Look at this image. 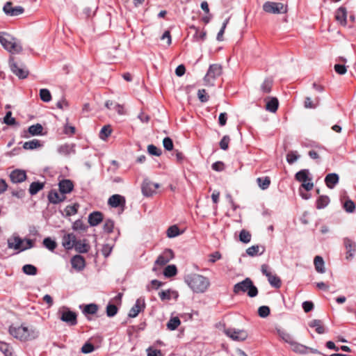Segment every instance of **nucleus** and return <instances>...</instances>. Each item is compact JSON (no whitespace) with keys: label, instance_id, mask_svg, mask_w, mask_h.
Wrapping results in <instances>:
<instances>
[{"label":"nucleus","instance_id":"f257e3e1","mask_svg":"<svg viewBox=\"0 0 356 356\" xmlns=\"http://www.w3.org/2000/svg\"><path fill=\"white\" fill-rule=\"evenodd\" d=\"M184 282L196 293H204L210 286V281L207 277L196 273L186 275Z\"/></svg>","mask_w":356,"mask_h":356},{"label":"nucleus","instance_id":"f03ea898","mask_svg":"<svg viewBox=\"0 0 356 356\" xmlns=\"http://www.w3.org/2000/svg\"><path fill=\"white\" fill-rule=\"evenodd\" d=\"M0 43L6 50L12 54H18L22 50L20 42L5 32H0Z\"/></svg>","mask_w":356,"mask_h":356},{"label":"nucleus","instance_id":"7ed1b4c3","mask_svg":"<svg viewBox=\"0 0 356 356\" xmlns=\"http://www.w3.org/2000/svg\"><path fill=\"white\" fill-rule=\"evenodd\" d=\"M233 292L235 294H239L240 293H247L249 297L254 298L257 296L258 289L254 285L252 280L249 277H247L242 282L234 284Z\"/></svg>","mask_w":356,"mask_h":356},{"label":"nucleus","instance_id":"20e7f679","mask_svg":"<svg viewBox=\"0 0 356 356\" xmlns=\"http://www.w3.org/2000/svg\"><path fill=\"white\" fill-rule=\"evenodd\" d=\"M60 319L66 323L70 326H74L77 324V314L71 311L68 307H63L58 311Z\"/></svg>","mask_w":356,"mask_h":356},{"label":"nucleus","instance_id":"39448f33","mask_svg":"<svg viewBox=\"0 0 356 356\" xmlns=\"http://www.w3.org/2000/svg\"><path fill=\"white\" fill-rule=\"evenodd\" d=\"M295 178L297 181L302 182V187L307 191H311L314 188V184L312 181V178L309 177V171L308 169H303L298 171Z\"/></svg>","mask_w":356,"mask_h":356},{"label":"nucleus","instance_id":"423d86ee","mask_svg":"<svg viewBox=\"0 0 356 356\" xmlns=\"http://www.w3.org/2000/svg\"><path fill=\"white\" fill-rule=\"evenodd\" d=\"M222 74V67L220 65L212 64L209 66L207 73L204 77V81L207 86H212L213 81Z\"/></svg>","mask_w":356,"mask_h":356},{"label":"nucleus","instance_id":"0eeeda50","mask_svg":"<svg viewBox=\"0 0 356 356\" xmlns=\"http://www.w3.org/2000/svg\"><path fill=\"white\" fill-rule=\"evenodd\" d=\"M8 63L12 72L19 79H25L28 76L29 71L22 63H18L13 57H10Z\"/></svg>","mask_w":356,"mask_h":356},{"label":"nucleus","instance_id":"6e6552de","mask_svg":"<svg viewBox=\"0 0 356 356\" xmlns=\"http://www.w3.org/2000/svg\"><path fill=\"white\" fill-rule=\"evenodd\" d=\"M265 12L272 14H281L287 12V6L282 3L266 1L263 5Z\"/></svg>","mask_w":356,"mask_h":356},{"label":"nucleus","instance_id":"1a4fd4ad","mask_svg":"<svg viewBox=\"0 0 356 356\" xmlns=\"http://www.w3.org/2000/svg\"><path fill=\"white\" fill-rule=\"evenodd\" d=\"M225 333L234 341H244L248 337V334L245 330L227 328L225 330Z\"/></svg>","mask_w":356,"mask_h":356},{"label":"nucleus","instance_id":"9d476101","mask_svg":"<svg viewBox=\"0 0 356 356\" xmlns=\"http://www.w3.org/2000/svg\"><path fill=\"white\" fill-rule=\"evenodd\" d=\"M343 243L346 250V259L351 261L356 253V243L348 237H345L343 239Z\"/></svg>","mask_w":356,"mask_h":356},{"label":"nucleus","instance_id":"9b49d317","mask_svg":"<svg viewBox=\"0 0 356 356\" xmlns=\"http://www.w3.org/2000/svg\"><path fill=\"white\" fill-rule=\"evenodd\" d=\"M9 333L15 339L21 341H26V326L22 325L20 326L10 325L9 327Z\"/></svg>","mask_w":356,"mask_h":356},{"label":"nucleus","instance_id":"f8f14e48","mask_svg":"<svg viewBox=\"0 0 356 356\" xmlns=\"http://www.w3.org/2000/svg\"><path fill=\"white\" fill-rule=\"evenodd\" d=\"M3 10L7 15L12 17L18 16L24 12L23 7L20 6L13 7L12 3L10 1L5 3L3 8Z\"/></svg>","mask_w":356,"mask_h":356},{"label":"nucleus","instance_id":"ddd939ff","mask_svg":"<svg viewBox=\"0 0 356 356\" xmlns=\"http://www.w3.org/2000/svg\"><path fill=\"white\" fill-rule=\"evenodd\" d=\"M174 258V252L171 249H165L155 261V265L164 266Z\"/></svg>","mask_w":356,"mask_h":356},{"label":"nucleus","instance_id":"4468645a","mask_svg":"<svg viewBox=\"0 0 356 356\" xmlns=\"http://www.w3.org/2000/svg\"><path fill=\"white\" fill-rule=\"evenodd\" d=\"M159 187V184L145 180L142 185V193L146 197L152 196Z\"/></svg>","mask_w":356,"mask_h":356},{"label":"nucleus","instance_id":"2eb2a0df","mask_svg":"<svg viewBox=\"0 0 356 356\" xmlns=\"http://www.w3.org/2000/svg\"><path fill=\"white\" fill-rule=\"evenodd\" d=\"M76 241V238L74 234H67L63 237L62 245L66 250H71L75 245Z\"/></svg>","mask_w":356,"mask_h":356},{"label":"nucleus","instance_id":"dca6fc26","mask_svg":"<svg viewBox=\"0 0 356 356\" xmlns=\"http://www.w3.org/2000/svg\"><path fill=\"white\" fill-rule=\"evenodd\" d=\"M10 179L13 183H22L26 179V172L22 170H15L10 174Z\"/></svg>","mask_w":356,"mask_h":356},{"label":"nucleus","instance_id":"f3484780","mask_svg":"<svg viewBox=\"0 0 356 356\" xmlns=\"http://www.w3.org/2000/svg\"><path fill=\"white\" fill-rule=\"evenodd\" d=\"M108 204L113 208L118 207H124L125 198L118 194L113 195L108 198Z\"/></svg>","mask_w":356,"mask_h":356},{"label":"nucleus","instance_id":"a211bd4d","mask_svg":"<svg viewBox=\"0 0 356 356\" xmlns=\"http://www.w3.org/2000/svg\"><path fill=\"white\" fill-rule=\"evenodd\" d=\"M59 191L63 195L70 193L74 188L73 182L70 179H63L58 184Z\"/></svg>","mask_w":356,"mask_h":356},{"label":"nucleus","instance_id":"6ab92c4d","mask_svg":"<svg viewBox=\"0 0 356 356\" xmlns=\"http://www.w3.org/2000/svg\"><path fill=\"white\" fill-rule=\"evenodd\" d=\"M145 307L144 299L138 298L136 300L135 305L131 307L129 312V316L131 318L136 317L141 309Z\"/></svg>","mask_w":356,"mask_h":356},{"label":"nucleus","instance_id":"aec40b11","mask_svg":"<svg viewBox=\"0 0 356 356\" xmlns=\"http://www.w3.org/2000/svg\"><path fill=\"white\" fill-rule=\"evenodd\" d=\"M71 264L76 270L81 271L85 268L86 262L82 256L75 255L71 259Z\"/></svg>","mask_w":356,"mask_h":356},{"label":"nucleus","instance_id":"412c9836","mask_svg":"<svg viewBox=\"0 0 356 356\" xmlns=\"http://www.w3.org/2000/svg\"><path fill=\"white\" fill-rule=\"evenodd\" d=\"M24 241L21 239L19 236H14L8 240V246L9 248L15 249L19 251H23L22 248H23Z\"/></svg>","mask_w":356,"mask_h":356},{"label":"nucleus","instance_id":"4be33fe9","mask_svg":"<svg viewBox=\"0 0 356 356\" xmlns=\"http://www.w3.org/2000/svg\"><path fill=\"white\" fill-rule=\"evenodd\" d=\"M339 177L336 173H330L325 176V183L327 188L332 189L339 183Z\"/></svg>","mask_w":356,"mask_h":356},{"label":"nucleus","instance_id":"5701e85b","mask_svg":"<svg viewBox=\"0 0 356 356\" xmlns=\"http://www.w3.org/2000/svg\"><path fill=\"white\" fill-rule=\"evenodd\" d=\"M102 220L103 216L99 211H94L88 216V222L92 227L98 225Z\"/></svg>","mask_w":356,"mask_h":356},{"label":"nucleus","instance_id":"b1692460","mask_svg":"<svg viewBox=\"0 0 356 356\" xmlns=\"http://www.w3.org/2000/svg\"><path fill=\"white\" fill-rule=\"evenodd\" d=\"M335 18L341 25L345 26L346 24L347 11L346 8H339L335 14Z\"/></svg>","mask_w":356,"mask_h":356},{"label":"nucleus","instance_id":"393cba45","mask_svg":"<svg viewBox=\"0 0 356 356\" xmlns=\"http://www.w3.org/2000/svg\"><path fill=\"white\" fill-rule=\"evenodd\" d=\"M49 201L53 204H58L65 200V196L56 191H51L48 195Z\"/></svg>","mask_w":356,"mask_h":356},{"label":"nucleus","instance_id":"a878e982","mask_svg":"<svg viewBox=\"0 0 356 356\" xmlns=\"http://www.w3.org/2000/svg\"><path fill=\"white\" fill-rule=\"evenodd\" d=\"M309 326L310 327L315 328L316 332L318 334H323L325 332V327L323 325V323L321 320L314 319V320L311 321L309 323Z\"/></svg>","mask_w":356,"mask_h":356},{"label":"nucleus","instance_id":"bb28decb","mask_svg":"<svg viewBox=\"0 0 356 356\" xmlns=\"http://www.w3.org/2000/svg\"><path fill=\"white\" fill-rule=\"evenodd\" d=\"M279 102L276 97H270L266 102V109L271 113H275L278 108Z\"/></svg>","mask_w":356,"mask_h":356},{"label":"nucleus","instance_id":"cd10ccee","mask_svg":"<svg viewBox=\"0 0 356 356\" xmlns=\"http://www.w3.org/2000/svg\"><path fill=\"white\" fill-rule=\"evenodd\" d=\"M314 264L316 270L319 273H323L325 271V262L322 257L316 256L314 259Z\"/></svg>","mask_w":356,"mask_h":356},{"label":"nucleus","instance_id":"c85d7f7f","mask_svg":"<svg viewBox=\"0 0 356 356\" xmlns=\"http://www.w3.org/2000/svg\"><path fill=\"white\" fill-rule=\"evenodd\" d=\"M26 341L35 339L39 336V331L33 327L26 326Z\"/></svg>","mask_w":356,"mask_h":356},{"label":"nucleus","instance_id":"c756f323","mask_svg":"<svg viewBox=\"0 0 356 356\" xmlns=\"http://www.w3.org/2000/svg\"><path fill=\"white\" fill-rule=\"evenodd\" d=\"M264 247L257 245H252L246 250V253L251 257L256 256L257 254H262L264 252Z\"/></svg>","mask_w":356,"mask_h":356},{"label":"nucleus","instance_id":"7c9ffc66","mask_svg":"<svg viewBox=\"0 0 356 356\" xmlns=\"http://www.w3.org/2000/svg\"><path fill=\"white\" fill-rule=\"evenodd\" d=\"M74 145L65 144L58 147V152L64 155H69L75 152Z\"/></svg>","mask_w":356,"mask_h":356},{"label":"nucleus","instance_id":"2f4dec72","mask_svg":"<svg viewBox=\"0 0 356 356\" xmlns=\"http://www.w3.org/2000/svg\"><path fill=\"white\" fill-rule=\"evenodd\" d=\"M44 186V183L39 181L32 182L29 187V193L31 195H34L37 194L40 191H41Z\"/></svg>","mask_w":356,"mask_h":356},{"label":"nucleus","instance_id":"473e14b6","mask_svg":"<svg viewBox=\"0 0 356 356\" xmlns=\"http://www.w3.org/2000/svg\"><path fill=\"white\" fill-rule=\"evenodd\" d=\"M291 346L293 351H294L295 353L300 354H306L307 353L308 347L299 343H297L295 341L291 344Z\"/></svg>","mask_w":356,"mask_h":356},{"label":"nucleus","instance_id":"72a5a7b5","mask_svg":"<svg viewBox=\"0 0 356 356\" xmlns=\"http://www.w3.org/2000/svg\"><path fill=\"white\" fill-rule=\"evenodd\" d=\"M42 146V145L39 140L33 139L25 142L23 145V148L25 149H34Z\"/></svg>","mask_w":356,"mask_h":356},{"label":"nucleus","instance_id":"f704fd0d","mask_svg":"<svg viewBox=\"0 0 356 356\" xmlns=\"http://www.w3.org/2000/svg\"><path fill=\"white\" fill-rule=\"evenodd\" d=\"M330 198L327 195H321L316 200V208L322 209L325 208L330 203Z\"/></svg>","mask_w":356,"mask_h":356},{"label":"nucleus","instance_id":"c9c22d12","mask_svg":"<svg viewBox=\"0 0 356 356\" xmlns=\"http://www.w3.org/2000/svg\"><path fill=\"white\" fill-rule=\"evenodd\" d=\"M268 281L269 282V284L274 288L275 289H279L280 288L281 285H282V282H281V280L280 278L277 276L275 274H271L270 276H268Z\"/></svg>","mask_w":356,"mask_h":356},{"label":"nucleus","instance_id":"e433bc0d","mask_svg":"<svg viewBox=\"0 0 356 356\" xmlns=\"http://www.w3.org/2000/svg\"><path fill=\"white\" fill-rule=\"evenodd\" d=\"M43 127L40 124H35L29 127L28 131L31 136H39L42 134Z\"/></svg>","mask_w":356,"mask_h":356},{"label":"nucleus","instance_id":"4c0bfd02","mask_svg":"<svg viewBox=\"0 0 356 356\" xmlns=\"http://www.w3.org/2000/svg\"><path fill=\"white\" fill-rule=\"evenodd\" d=\"M277 334L284 341L290 345L294 341L292 336L283 330H277Z\"/></svg>","mask_w":356,"mask_h":356},{"label":"nucleus","instance_id":"58836bf2","mask_svg":"<svg viewBox=\"0 0 356 356\" xmlns=\"http://www.w3.org/2000/svg\"><path fill=\"white\" fill-rule=\"evenodd\" d=\"M177 273V269L175 265H168L167 266L164 270H163V275L166 277H171L175 275H176Z\"/></svg>","mask_w":356,"mask_h":356},{"label":"nucleus","instance_id":"ea45409f","mask_svg":"<svg viewBox=\"0 0 356 356\" xmlns=\"http://www.w3.org/2000/svg\"><path fill=\"white\" fill-rule=\"evenodd\" d=\"M22 272L27 275H35L38 273V269L32 264H25L22 267Z\"/></svg>","mask_w":356,"mask_h":356},{"label":"nucleus","instance_id":"a19ab883","mask_svg":"<svg viewBox=\"0 0 356 356\" xmlns=\"http://www.w3.org/2000/svg\"><path fill=\"white\" fill-rule=\"evenodd\" d=\"M181 321L178 317H172L167 323V328L170 330H176L180 325Z\"/></svg>","mask_w":356,"mask_h":356},{"label":"nucleus","instance_id":"79ce46f5","mask_svg":"<svg viewBox=\"0 0 356 356\" xmlns=\"http://www.w3.org/2000/svg\"><path fill=\"white\" fill-rule=\"evenodd\" d=\"M257 181L258 183L259 186L262 190L267 189L270 184V180L268 177H259V178H257Z\"/></svg>","mask_w":356,"mask_h":356},{"label":"nucleus","instance_id":"37998d69","mask_svg":"<svg viewBox=\"0 0 356 356\" xmlns=\"http://www.w3.org/2000/svg\"><path fill=\"white\" fill-rule=\"evenodd\" d=\"M171 294H174L175 297L178 296L177 292L171 291L170 289L166 291H161L159 292V296L161 300H170L171 298Z\"/></svg>","mask_w":356,"mask_h":356},{"label":"nucleus","instance_id":"c03bdc74","mask_svg":"<svg viewBox=\"0 0 356 356\" xmlns=\"http://www.w3.org/2000/svg\"><path fill=\"white\" fill-rule=\"evenodd\" d=\"M3 123L7 125H19V123L16 121L15 118L12 117V112L8 111L3 118Z\"/></svg>","mask_w":356,"mask_h":356},{"label":"nucleus","instance_id":"a18cd8bd","mask_svg":"<svg viewBox=\"0 0 356 356\" xmlns=\"http://www.w3.org/2000/svg\"><path fill=\"white\" fill-rule=\"evenodd\" d=\"M40 97L44 102H49L51 100L50 91L46 88L40 89Z\"/></svg>","mask_w":356,"mask_h":356},{"label":"nucleus","instance_id":"49530a36","mask_svg":"<svg viewBox=\"0 0 356 356\" xmlns=\"http://www.w3.org/2000/svg\"><path fill=\"white\" fill-rule=\"evenodd\" d=\"M251 234L245 229H242L239 234V240L244 243H249L251 241Z\"/></svg>","mask_w":356,"mask_h":356},{"label":"nucleus","instance_id":"de8ad7c7","mask_svg":"<svg viewBox=\"0 0 356 356\" xmlns=\"http://www.w3.org/2000/svg\"><path fill=\"white\" fill-rule=\"evenodd\" d=\"M273 81L270 79L264 80L261 86V90L264 93H269L271 91Z\"/></svg>","mask_w":356,"mask_h":356},{"label":"nucleus","instance_id":"09e8293b","mask_svg":"<svg viewBox=\"0 0 356 356\" xmlns=\"http://www.w3.org/2000/svg\"><path fill=\"white\" fill-rule=\"evenodd\" d=\"M43 245L45 246L46 248L51 251H54L57 246L56 241H54L49 237L45 238L43 240Z\"/></svg>","mask_w":356,"mask_h":356},{"label":"nucleus","instance_id":"8fccbe9b","mask_svg":"<svg viewBox=\"0 0 356 356\" xmlns=\"http://www.w3.org/2000/svg\"><path fill=\"white\" fill-rule=\"evenodd\" d=\"M180 234L179 229L177 225L170 226L167 230V236L169 238H174Z\"/></svg>","mask_w":356,"mask_h":356},{"label":"nucleus","instance_id":"3c124183","mask_svg":"<svg viewBox=\"0 0 356 356\" xmlns=\"http://www.w3.org/2000/svg\"><path fill=\"white\" fill-rule=\"evenodd\" d=\"M98 310V307L96 304L91 303L85 306L83 313L86 314H95Z\"/></svg>","mask_w":356,"mask_h":356},{"label":"nucleus","instance_id":"603ef678","mask_svg":"<svg viewBox=\"0 0 356 356\" xmlns=\"http://www.w3.org/2000/svg\"><path fill=\"white\" fill-rule=\"evenodd\" d=\"M94 350V346L89 341L86 342L81 348V352L83 354L91 353Z\"/></svg>","mask_w":356,"mask_h":356},{"label":"nucleus","instance_id":"864d4df0","mask_svg":"<svg viewBox=\"0 0 356 356\" xmlns=\"http://www.w3.org/2000/svg\"><path fill=\"white\" fill-rule=\"evenodd\" d=\"M147 152L149 154L156 156H159L162 154L161 149L154 145H149L147 146Z\"/></svg>","mask_w":356,"mask_h":356},{"label":"nucleus","instance_id":"5fc2aeb1","mask_svg":"<svg viewBox=\"0 0 356 356\" xmlns=\"http://www.w3.org/2000/svg\"><path fill=\"white\" fill-rule=\"evenodd\" d=\"M79 205L75 204L74 205H68L65 209L66 216H71L77 213Z\"/></svg>","mask_w":356,"mask_h":356},{"label":"nucleus","instance_id":"6e6d98bb","mask_svg":"<svg viewBox=\"0 0 356 356\" xmlns=\"http://www.w3.org/2000/svg\"><path fill=\"white\" fill-rule=\"evenodd\" d=\"M74 248L80 253H86L88 250L87 245L81 241H76Z\"/></svg>","mask_w":356,"mask_h":356},{"label":"nucleus","instance_id":"4d7b16f0","mask_svg":"<svg viewBox=\"0 0 356 356\" xmlns=\"http://www.w3.org/2000/svg\"><path fill=\"white\" fill-rule=\"evenodd\" d=\"M111 133V129L109 125L104 126L99 133V136L102 139L105 140Z\"/></svg>","mask_w":356,"mask_h":356},{"label":"nucleus","instance_id":"13d9d810","mask_svg":"<svg viewBox=\"0 0 356 356\" xmlns=\"http://www.w3.org/2000/svg\"><path fill=\"white\" fill-rule=\"evenodd\" d=\"M87 227L81 220H76L72 225V229L75 231H85Z\"/></svg>","mask_w":356,"mask_h":356},{"label":"nucleus","instance_id":"bf43d9fd","mask_svg":"<svg viewBox=\"0 0 356 356\" xmlns=\"http://www.w3.org/2000/svg\"><path fill=\"white\" fill-rule=\"evenodd\" d=\"M229 18L226 19L224 22L222 23V27L219 32L217 34L216 40L218 41H222L223 40V34L225 33V30L226 29V26L229 22Z\"/></svg>","mask_w":356,"mask_h":356},{"label":"nucleus","instance_id":"052dcab7","mask_svg":"<svg viewBox=\"0 0 356 356\" xmlns=\"http://www.w3.org/2000/svg\"><path fill=\"white\" fill-rule=\"evenodd\" d=\"M318 99H316V102L314 103L312 102V99L309 97H307L305 99L304 106L306 108H315L317 107L318 104Z\"/></svg>","mask_w":356,"mask_h":356},{"label":"nucleus","instance_id":"680f3d73","mask_svg":"<svg viewBox=\"0 0 356 356\" xmlns=\"http://www.w3.org/2000/svg\"><path fill=\"white\" fill-rule=\"evenodd\" d=\"M118 312V308L115 305L108 304L106 307V315L108 317L114 316Z\"/></svg>","mask_w":356,"mask_h":356},{"label":"nucleus","instance_id":"e2e57ef3","mask_svg":"<svg viewBox=\"0 0 356 356\" xmlns=\"http://www.w3.org/2000/svg\"><path fill=\"white\" fill-rule=\"evenodd\" d=\"M258 314L261 318H266L270 314V308L268 306H261L258 309Z\"/></svg>","mask_w":356,"mask_h":356},{"label":"nucleus","instance_id":"0e129e2a","mask_svg":"<svg viewBox=\"0 0 356 356\" xmlns=\"http://www.w3.org/2000/svg\"><path fill=\"white\" fill-rule=\"evenodd\" d=\"M343 208L347 212L352 213L355 209V205L352 200H348L344 202Z\"/></svg>","mask_w":356,"mask_h":356},{"label":"nucleus","instance_id":"69168bd1","mask_svg":"<svg viewBox=\"0 0 356 356\" xmlns=\"http://www.w3.org/2000/svg\"><path fill=\"white\" fill-rule=\"evenodd\" d=\"M113 228H114V222L111 219L106 220L104 225V232H106L107 233H111L113 230Z\"/></svg>","mask_w":356,"mask_h":356},{"label":"nucleus","instance_id":"338daca9","mask_svg":"<svg viewBox=\"0 0 356 356\" xmlns=\"http://www.w3.org/2000/svg\"><path fill=\"white\" fill-rule=\"evenodd\" d=\"M229 137L228 136H224L219 143L220 148L223 150H227L229 147Z\"/></svg>","mask_w":356,"mask_h":356},{"label":"nucleus","instance_id":"774afa93","mask_svg":"<svg viewBox=\"0 0 356 356\" xmlns=\"http://www.w3.org/2000/svg\"><path fill=\"white\" fill-rule=\"evenodd\" d=\"M163 145L164 148L168 151H170L173 149L172 140L169 137L164 138V139L163 140Z\"/></svg>","mask_w":356,"mask_h":356}]
</instances>
